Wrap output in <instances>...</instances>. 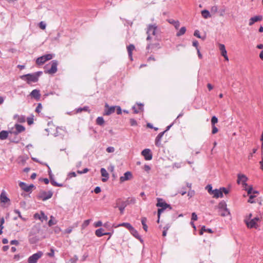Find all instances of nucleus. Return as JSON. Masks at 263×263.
<instances>
[{
	"mask_svg": "<svg viewBox=\"0 0 263 263\" xmlns=\"http://www.w3.org/2000/svg\"><path fill=\"white\" fill-rule=\"evenodd\" d=\"M117 108V114L118 115H120L122 114V110L120 106H116Z\"/></svg>",
	"mask_w": 263,
	"mask_h": 263,
	"instance_id": "obj_56",
	"label": "nucleus"
},
{
	"mask_svg": "<svg viewBox=\"0 0 263 263\" xmlns=\"http://www.w3.org/2000/svg\"><path fill=\"white\" fill-rule=\"evenodd\" d=\"M186 28L185 27H182L180 28V30L177 33V36H179L185 33Z\"/></svg>",
	"mask_w": 263,
	"mask_h": 263,
	"instance_id": "obj_36",
	"label": "nucleus"
},
{
	"mask_svg": "<svg viewBox=\"0 0 263 263\" xmlns=\"http://www.w3.org/2000/svg\"><path fill=\"white\" fill-rule=\"evenodd\" d=\"M117 227H124L129 230L133 226L129 223L123 222L119 224Z\"/></svg>",
	"mask_w": 263,
	"mask_h": 263,
	"instance_id": "obj_35",
	"label": "nucleus"
},
{
	"mask_svg": "<svg viewBox=\"0 0 263 263\" xmlns=\"http://www.w3.org/2000/svg\"><path fill=\"white\" fill-rule=\"evenodd\" d=\"M133 178L132 173L130 172H125L123 176L120 177V182H123L127 180H129L132 179Z\"/></svg>",
	"mask_w": 263,
	"mask_h": 263,
	"instance_id": "obj_13",
	"label": "nucleus"
},
{
	"mask_svg": "<svg viewBox=\"0 0 263 263\" xmlns=\"http://www.w3.org/2000/svg\"><path fill=\"white\" fill-rule=\"evenodd\" d=\"M219 48L221 52V54L223 56L226 61H229V58L227 55V51L224 44H219Z\"/></svg>",
	"mask_w": 263,
	"mask_h": 263,
	"instance_id": "obj_14",
	"label": "nucleus"
},
{
	"mask_svg": "<svg viewBox=\"0 0 263 263\" xmlns=\"http://www.w3.org/2000/svg\"><path fill=\"white\" fill-rule=\"evenodd\" d=\"M89 222H90V220H89V219L85 220L82 224L83 228H85V227H87L89 224Z\"/></svg>",
	"mask_w": 263,
	"mask_h": 263,
	"instance_id": "obj_49",
	"label": "nucleus"
},
{
	"mask_svg": "<svg viewBox=\"0 0 263 263\" xmlns=\"http://www.w3.org/2000/svg\"><path fill=\"white\" fill-rule=\"evenodd\" d=\"M19 186L23 190L27 192L30 191L31 189L34 187V185L32 184L28 185L27 184L23 182H20L19 183Z\"/></svg>",
	"mask_w": 263,
	"mask_h": 263,
	"instance_id": "obj_16",
	"label": "nucleus"
},
{
	"mask_svg": "<svg viewBox=\"0 0 263 263\" xmlns=\"http://www.w3.org/2000/svg\"><path fill=\"white\" fill-rule=\"evenodd\" d=\"M95 227H99L102 225V222L101 221H98L94 224Z\"/></svg>",
	"mask_w": 263,
	"mask_h": 263,
	"instance_id": "obj_55",
	"label": "nucleus"
},
{
	"mask_svg": "<svg viewBox=\"0 0 263 263\" xmlns=\"http://www.w3.org/2000/svg\"><path fill=\"white\" fill-rule=\"evenodd\" d=\"M130 124L131 126H136L137 125V122L135 119H130Z\"/></svg>",
	"mask_w": 263,
	"mask_h": 263,
	"instance_id": "obj_45",
	"label": "nucleus"
},
{
	"mask_svg": "<svg viewBox=\"0 0 263 263\" xmlns=\"http://www.w3.org/2000/svg\"><path fill=\"white\" fill-rule=\"evenodd\" d=\"M54 255V252L53 249H50V252L48 253L47 255L50 257H53Z\"/></svg>",
	"mask_w": 263,
	"mask_h": 263,
	"instance_id": "obj_53",
	"label": "nucleus"
},
{
	"mask_svg": "<svg viewBox=\"0 0 263 263\" xmlns=\"http://www.w3.org/2000/svg\"><path fill=\"white\" fill-rule=\"evenodd\" d=\"M211 195H213V197L215 198H218L219 197H222V191L220 190V189L219 190L215 189L212 191L211 193Z\"/></svg>",
	"mask_w": 263,
	"mask_h": 263,
	"instance_id": "obj_20",
	"label": "nucleus"
},
{
	"mask_svg": "<svg viewBox=\"0 0 263 263\" xmlns=\"http://www.w3.org/2000/svg\"><path fill=\"white\" fill-rule=\"evenodd\" d=\"M147 219L146 217H142L141 219V223L143 226V228L145 232L147 231L148 227L146 224Z\"/></svg>",
	"mask_w": 263,
	"mask_h": 263,
	"instance_id": "obj_34",
	"label": "nucleus"
},
{
	"mask_svg": "<svg viewBox=\"0 0 263 263\" xmlns=\"http://www.w3.org/2000/svg\"><path fill=\"white\" fill-rule=\"evenodd\" d=\"M106 151L108 153H113L115 151V148L114 147H108L107 148Z\"/></svg>",
	"mask_w": 263,
	"mask_h": 263,
	"instance_id": "obj_52",
	"label": "nucleus"
},
{
	"mask_svg": "<svg viewBox=\"0 0 263 263\" xmlns=\"http://www.w3.org/2000/svg\"><path fill=\"white\" fill-rule=\"evenodd\" d=\"M52 195L53 193L51 191H42L40 193L39 197L40 199H41L43 201H45L51 198Z\"/></svg>",
	"mask_w": 263,
	"mask_h": 263,
	"instance_id": "obj_11",
	"label": "nucleus"
},
{
	"mask_svg": "<svg viewBox=\"0 0 263 263\" xmlns=\"http://www.w3.org/2000/svg\"><path fill=\"white\" fill-rule=\"evenodd\" d=\"M206 189L208 190V192L211 195V193L212 191H213L212 190V186H211V185H207Z\"/></svg>",
	"mask_w": 263,
	"mask_h": 263,
	"instance_id": "obj_50",
	"label": "nucleus"
},
{
	"mask_svg": "<svg viewBox=\"0 0 263 263\" xmlns=\"http://www.w3.org/2000/svg\"><path fill=\"white\" fill-rule=\"evenodd\" d=\"M13 119L20 123H24L26 120L25 117L22 115H15L14 116Z\"/></svg>",
	"mask_w": 263,
	"mask_h": 263,
	"instance_id": "obj_26",
	"label": "nucleus"
},
{
	"mask_svg": "<svg viewBox=\"0 0 263 263\" xmlns=\"http://www.w3.org/2000/svg\"><path fill=\"white\" fill-rule=\"evenodd\" d=\"M144 170L147 172H148L149 171V170H151V167L149 165H145L144 166Z\"/></svg>",
	"mask_w": 263,
	"mask_h": 263,
	"instance_id": "obj_60",
	"label": "nucleus"
},
{
	"mask_svg": "<svg viewBox=\"0 0 263 263\" xmlns=\"http://www.w3.org/2000/svg\"><path fill=\"white\" fill-rule=\"evenodd\" d=\"M201 13L202 16L205 19H206L208 18L211 17V15L210 14V12L207 10H202L201 12Z\"/></svg>",
	"mask_w": 263,
	"mask_h": 263,
	"instance_id": "obj_29",
	"label": "nucleus"
},
{
	"mask_svg": "<svg viewBox=\"0 0 263 263\" xmlns=\"http://www.w3.org/2000/svg\"><path fill=\"white\" fill-rule=\"evenodd\" d=\"M194 35L198 38H201V36H200V33H199V31L198 30H195L194 32Z\"/></svg>",
	"mask_w": 263,
	"mask_h": 263,
	"instance_id": "obj_57",
	"label": "nucleus"
},
{
	"mask_svg": "<svg viewBox=\"0 0 263 263\" xmlns=\"http://www.w3.org/2000/svg\"><path fill=\"white\" fill-rule=\"evenodd\" d=\"M252 214L251 213L249 214L245 217L244 222L248 228L257 229L259 227L258 223L260 222L261 218L256 217L254 218H252Z\"/></svg>",
	"mask_w": 263,
	"mask_h": 263,
	"instance_id": "obj_1",
	"label": "nucleus"
},
{
	"mask_svg": "<svg viewBox=\"0 0 263 263\" xmlns=\"http://www.w3.org/2000/svg\"><path fill=\"white\" fill-rule=\"evenodd\" d=\"M97 124L100 125L103 124L104 121L102 117H98L96 120Z\"/></svg>",
	"mask_w": 263,
	"mask_h": 263,
	"instance_id": "obj_37",
	"label": "nucleus"
},
{
	"mask_svg": "<svg viewBox=\"0 0 263 263\" xmlns=\"http://www.w3.org/2000/svg\"><path fill=\"white\" fill-rule=\"evenodd\" d=\"M73 228L72 227H70L67 229L65 230L64 233L65 234H70L72 231Z\"/></svg>",
	"mask_w": 263,
	"mask_h": 263,
	"instance_id": "obj_42",
	"label": "nucleus"
},
{
	"mask_svg": "<svg viewBox=\"0 0 263 263\" xmlns=\"http://www.w3.org/2000/svg\"><path fill=\"white\" fill-rule=\"evenodd\" d=\"M165 132V131L161 132L160 134H159L157 136L155 139V144L157 146H159L161 145V139Z\"/></svg>",
	"mask_w": 263,
	"mask_h": 263,
	"instance_id": "obj_25",
	"label": "nucleus"
},
{
	"mask_svg": "<svg viewBox=\"0 0 263 263\" xmlns=\"http://www.w3.org/2000/svg\"><path fill=\"white\" fill-rule=\"evenodd\" d=\"M218 11V7L216 5L213 6L211 8V11L213 14L216 13Z\"/></svg>",
	"mask_w": 263,
	"mask_h": 263,
	"instance_id": "obj_39",
	"label": "nucleus"
},
{
	"mask_svg": "<svg viewBox=\"0 0 263 263\" xmlns=\"http://www.w3.org/2000/svg\"><path fill=\"white\" fill-rule=\"evenodd\" d=\"M15 129L16 130V132H15V134H17L18 133H22L25 130V127L20 124H15Z\"/></svg>",
	"mask_w": 263,
	"mask_h": 263,
	"instance_id": "obj_27",
	"label": "nucleus"
},
{
	"mask_svg": "<svg viewBox=\"0 0 263 263\" xmlns=\"http://www.w3.org/2000/svg\"><path fill=\"white\" fill-rule=\"evenodd\" d=\"M191 219L193 221H196L197 220L198 217L195 213H193L192 214V218Z\"/></svg>",
	"mask_w": 263,
	"mask_h": 263,
	"instance_id": "obj_48",
	"label": "nucleus"
},
{
	"mask_svg": "<svg viewBox=\"0 0 263 263\" xmlns=\"http://www.w3.org/2000/svg\"><path fill=\"white\" fill-rule=\"evenodd\" d=\"M218 208L220 216L224 217L230 214V212L227 207V204L224 201H222L219 202L218 205Z\"/></svg>",
	"mask_w": 263,
	"mask_h": 263,
	"instance_id": "obj_4",
	"label": "nucleus"
},
{
	"mask_svg": "<svg viewBox=\"0 0 263 263\" xmlns=\"http://www.w3.org/2000/svg\"><path fill=\"white\" fill-rule=\"evenodd\" d=\"M212 134H216L218 131V128L215 126V125H212Z\"/></svg>",
	"mask_w": 263,
	"mask_h": 263,
	"instance_id": "obj_43",
	"label": "nucleus"
},
{
	"mask_svg": "<svg viewBox=\"0 0 263 263\" xmlns=\"http://www.w3.org/2000/svg\"><path fill=\"white\" fill-rule=\"evenodd\" d=\"M39 27L41 29L44 30L46 28V24L44 22H41L39 24Z\"/></svg>",
	"mask_w": 263,
	"mask_h": 263,
	"instance_id": "obj_46",
	"label": "nucleus"
},
{
	"mask_svg": "<svg viewBox=\"0 0 263 263\" xmlns=\"http://www.w3.org/2000/svg\"><path fill=\"white\" fill-rule=\"evenodd\" d=\"M51 183L52 185H54V186H61L62 185L61 184H58L57 183L53 180L52 179H51Z\"/></svg>",
	"mask_w": 263,
	"mask_h": 263,
	"instance_id": "obj_59",
	"label": "nucleus"
},
{
	"mask_svg": "<svg viewBox=\"0 0 263 263\" xmlns=\"http://www.w3.org/2000/svg\"><path fill=\"white\" fill-rule=\"evenodd\" d=\"M141 154L146 160H150L152 159V155L149 149H144Z\"/></svg>",
	"mask_w": 263,
	"mask_h": 263,
	"instance_id": "obj_18",
	"label": "nucleus"
},
{
	"mask_svg": "<svg viewBox=\"0 0 263 263\" xmlns=\"http://www.w3.org/2000/svg\"><path fill=\"white\" fill-rule=\"evenodd\" d=\"M218 122V119L216 116L212 117L211 119L212 125H215L216 123Z\"/></svg>",
	"mask_w": 263,
	"mask_h": 263,
	"instance_id": "obj_38",
	"label": "nucleus"
},
{
	"mask_svg": "<svg viewBox=\"0 0 263 263\" xmlns=\"http://www.w3.org/2000/svg\"><path fill=\"white\" fill-rule=\"evenodd\" d=\"M220 190L222 191V193H224L225 194H227L229 193L228 190L224 187H221L220 188Z\"/></svg>",
	"mask_w": 263,
	"mask_h": 263,
	"instance_id": "obj_61",
	"label": "nucleus"
},
{
	"mask_svg": "<svg viewBox=\"0 0 263 263\" xmlns=\"http://www.w3.org/2000/svg\"><path fill=\"white\" fill-rule=\"evenodd\" d=\"M104 230L102 228L97 229L95 232V234L98 237H101L103 235H106L107 234H104Z\"/></svg>",
	"mask_w": 263,
	"mask_h": 263,
	"instance_id": "obj_31",
	"label": "nucleus"
},
{
	"mask_svg": "<svg viewBox=\"0 0 263 263\" xmlns=\"http://www.w3.org/2000/svg\"><path fill=\"white\" fill-rule=\"evenodd\" d=\"M77 258H72L67 263H76Z\"/></svg>",
	"mask_w": 263,
	"mask_h": 263,
	"instance_id": "obj_64",
	"label": "nucleus"
},
{
	"mask_svg": "<svg viewBox=\"0 0 263 263\" xmlns=\"http://www.w3.org/2000/svg\"><path fill=\"white\" fill-rule=\"evenodd\" d=\"M105 107L106 108V109L105 110V112L104 114V115L108 116L111 115V114L114 113L115 111L116 106H109V105L107 104H106L105 105Z\"/></svg>",
	"mask_w": 263,
	"mask_h": 263,
	"instance_id": "obj_15",
	"label": "nucleus"
},
{
	"mask_svg": "<svg viewBox=\"0 0 263 263\" xmlns=\"http://www.w3.org/2000/svg\"><path fill=\"white\" fill-rule=\"evenodd\" d=\"M157 28V27L155 25H148V26L147 27V31H146V33L147 34V37L146 40L147 41L150 40V38H151L150 35L151 34H152L153 35H155Z\"/></svg>",
	"mask_w": 263,
	"mask_h": 263,
	"instance_id": "obj_10",
	"label": "nucleus"
},
{
	"mask_svg": "<svg viewBox=\"0 0 263 263\" xmlns=\"http://www.w3.org/2000/svg\"><path fill=\"white\" fill-rule=\"evenodd\" d=\"M262 20L261 15H256L250 18L249 25V26L253 25L255 22L260 21Z\"/></svg>",
	"mask_w": 263,
	"mask_h": 263,
	"instance_id": "obj_19",
	"label": "nucleus"
},
{
	"mask_svg": "<svg viewBox=\"0 0 263 263\" xmlns=\"http://www.w3.org/2000/svg\"><path fill=\"white\" fill-rule=\"evenodd\" d=\"M170 226H166L165 227H164L163 228V231L162 232V236H165L166 235V233H167V231L168 230V229L170 228Z\"/></svg>",
	"mask_w": 263,
	"mask_h": 263,
	"instance_id": "obj_40",
	"label": "nucleus"
},
{
	"mask_svg": "<svg viewBox=\"0 0 263 263\" xmlns=\"http://www.w3.org/2000/svg\"><path fill=\"white\" fill-rule=\"evenodd\" d=\"M0 201L1 203H7L10 201V199L7 197L6 193L3 191L0 195Z\"/></svg>",
	"mask_w": 263,
	"mask_h": 263,
	"instance_id": "obj_21",
	"label": "nucleus"
},
{
	"mask_svg": "<svg viewBox=\"0 0 263 263\" xmlns=\"http://www.w3.org/2000/svg\"><path fill=\"white\" fill-rule=\"evenodd\" d=\"M52 58H53V55L52 54H47L46 55H44L42 57L38 58L36 60V64L38 65H43L46 61L52 59Z\"/></svg>",
	"mask_w": 263,
	"mask_h": 263,
	"instance_id": "obj_7",
	"label": "nucleus"
},
{
	"mask_svg": "<svg viewBox=\"0 0 263 263\" xmlns=\"http://www.w3.org/2000/svg\"><path fill=\"white\" fill-rule=\"evenodd\" d=\"M204 232H208L209 233H212L213 232L211 229H206L205 226H203L199 232L200 235H202Z\"/></svg>",
	"mask_w": 263,
	"mask_h": 263,
	"instance_id": "obj_32",
	"label": "nucleus"
},
{
	"mask_svg": "<svg viewBox=\"0 0 263 263\" xmlns=\"http://www.w3.org/2000/svg\"><path fill=\"white\" fill-rule=\"evenodd\" d=\"M160 48V45L158 42L149 43L146 47V50L148 53H152L154 51Z\"/></svg>",
	"mask_w": 263,
	"mask_h": 263,
	"instance_id": "obj_6",
	"label": "nucleus"
},
{
	"mask_svg": "<svg viewBox=\"0 0 263 263\" xmlns=\"http://www.w3.org/2000/svg\"><path fill=\"white\" fill-rule=\"evenodd\" d=\"M89 171V170L87 168H84L83 171H77V173L79 174H85V173H87Z\"/></svg>",
	"mask_w": 263,
	"mask_h": 263,
	"instance_id": "obj_47",
	"label": "nucleus"
},
{
	"mask_svg": "<svg viewBox=\"0 0 263 263\" xmlns=\"http://www.w3.org/2000/svg\"><path fill=\"white\" fill-rule=\"evenodd\" d=\"M9 133L6 130H2L0 132V139L1 140H5L7 138L8 136Z\"/></svg>",
	"mask_w": 263,
	"mask_h": 263,
	"instance_id": "obj_30",
	"label": "nucleus"
},
{
	"mask_svg": "<svg viewBox=\"0 0 263 263\" xmlns=\"http://www.w3.org/2000/svg\"><path fill=\"white\" fill-rule=\"evenodd\" d=\"M88 107L87 106L84 107L83 108H79L77 110V112H81L83 110L87 111Z\"/></svg>",
	"mask_w": 263,
	"mask_h": 263,
	"instance_id": "obj_51",
	"label": "nucleus"
},
{
	"mask_svg": "<svg viewBox=\"0 0 263 263\" xmlns=\"http://www.w3.org/2000/svg\"><path fill=\"white\" fill-rule=\"evenodd\" d=\"M51 64V66L50 69L48 70L47 71H45L46 73L49 74H53L57 71L58 62L55 60L52 61Z\"/></svg>",
	"mask_w": 263,
	"mask_h": 263,
	"instance_id": "obj_12",
	"label": "nucleus"
},
{
	"mask_svg": "<svg viewBox=\"0 0 263 263\" xmlns=\"http://www.w3.org/2000/svg\"><path fill=\"white\" fill-rule=\"evenodd\" d=\"M157 203L156 206L161 208L158 209L157 215L159 216V218L161 214L167 208H169L170 210L172 209L171 205L166 203L162 199L158 198L157 199Z\"/></svg>",
	"mask_w": 263,
	"mask_h": 263,
	"instance_id": "obj_3",
	"label": "nucleus"
},
{
	"mask_svg": "<svg viewBox=\"0 0 263 263\" xmlns=\"http://www.w3.org/2000/svg\"><path fill=\"white\" fill-rule=\"evenodd\" d=\"M135 47L133 44H130L127 46V50L128 53L129 57L130 60H133V54L132 52L135 50Z\"/></svg>",
	"mask_w": 263,
	"mask_h": 263,
	"instance_id": "obj_23",
	"label": "nucleus"
},
{
	"mask_svg": "<svg viewBox=\"0 0 263 263\" xmlns=\"http://www.w3.org/2000/svg\"><path fill=\"white\" fill-rule=\"evenodd\" d=\"M30 96L31 97L35 99L36 100H39L41 97L40 90L37 89L33 90L30 93Z\"/></svg>",
	"mask_w": 263,
	"mask_h": 263,
	"instance_id": "obj_22",
	"label": "nucleus"
},
{
	"mask_svg": "<svg viewBox=\"0 0 263 263\" xmlns=\"http://www.w3.org/2000/svg\"><path fill=\"white\" fill-rule=\"evenodd\" d=\"M53 218H54V217H53V216H50V219L48 221V225H49V226H50V227L52 226V225H54V224H55L56 223L55 222H54L53 221L52 219H53Z\"/></svg>",
	"mask_w": 263,
	"mask_h": 263,
	"instance_id": "obj_41",
	"label": "nucleus"
},
{
	"mask_svg": "<svg viewBox=\"0 0 263 263\" xmlns=\"http://www.w3.org/2000/svg\"><path fill=\"white\" fill-rule=\"evenodd\" d=\"M168 22L173 25L176 29H178L180 26V23L178 21H175L173 19L168 20Z\"/></svg>",
	"mask_w": 263,
	"mask_h": 263,
	"instance_id": "obj_28",
	"label": "nucleus"
},
{
	"mask_svg": "<svg viewBox=\"0 0 263 263\" xmlns=\"http://www.w3.org/2000/svg\"><path fill=\"white\" fill-rule=\"evenodd\" d=\"M34 218L35 219H39L42 222H43L44 220H47L48 219V217L46 215H45V214L43 212H41L40 213H35L34 214Z\"/></svg>",
	"mask_w": 263,
	"mask_h": 263,
	"instance_id": "obj_17",
	"label": "nucleus"
},
{
	"mask_svg": "<svg viewBox=\"0 0 263 263\" xmlns=\"http://www.w3.org/2000/svg\"><path fill=\"white\" fill-rule=\"evenodd\" d=\"M42 74V71H38L34 73H29L20 76V78L26 81L28 84L32 82L35 83L38 81L39 77Z\"/></svg>",
	"mask_w": 263,
	"mask_h": 263,
	"instance_id": "obj_2",
	"label": "nucleus"
},
{
	"mask_svg": "<svg viewBox=\"0 0 263 263\" xmlns=\"http://www.w3.org/2000/svg\"><path fill=\"white\" fill-rule=\"evenodd\" d=\"M193 45L196 47V50L198 48V42L197 41H194L193 42Z\"/></svg>",
	"mask_w": 263,
	"mask_h": 263,
	"instance_id": "obj_58",
	"label": "nucleus"
},
{
	"mask_svg": "<svg viewBox=\"0 0 263 263\" xmlns=\"http://www.w3.org/2000/svg\"><path fill=\"white\" fill-rule=\"evenodd\" d=\"M42 109V104L41 103H39V104H38L36 108L35 111L39 113V112H41Z\"/></svg>",
	"mask_w": 263,
	"mask_h": 263,
	"instance_id": "obj_44",
	"label": "nucleus"
},
{
	"mask_svg": "<svg viewBox=\"0 0 263 263\" xmlns=\"http://www.w3.org/2000/svg\"><path fill=\"white\" fill-rule=\"evenodd\" d=\"M43 253L41 251H39L37 253L33 254L32 255L28 258V261L29 263H35L38 259L40 258L42 255Z\"/></svg>",
	"mask_w": 263,
	"mask_h": 263,
	"instance_id": "obj_9",
	"label": "nucleus"
},
{
	"mask_svg": "<svg viewBox=\"0 0 263 263\" xmlns=\"http://www.w3.org/2000/svg\"><path fill=\"white\" fill-rule=\"evenodd\" d=\"M101 173L102 176L104 177L102 179V181L106 182L109 177L108 173H107L106 170L104 168H102L101 169Z\"/></svg>",
	"mask_w": 263,
	"mask_h": 263,
	"instance_id": "obj_24",
	"label": "nucleus"
},
{
	"mask_svg": "<svg viewBox=\"0 0 263 263\" xmlns=\"http://www.w3.org/2000/svg\"><path fill=\"white\" fill-rule=\"evenodd\" d=\"M94 192L96 193V194H98L100 192H101V189L100 187L99 186H97L96 187L95 190H94Z\"/></svg>",
	"mask_w": 263,
	"mask_h": 263,
	"instance_id": "obj_62",
	"label": "nucleus"
},
{
	"mask_svg": "<svg viewBox=\"0 0 263 263\" xmlns=\"http://www.w3.org/2000/svg\"><path fill=\"white\" fill-rule=\"evenodd\" d=\"M257 151L256 148H253L252 149V153H250L249 155L248 156V158L250 159L253 157V154L255 153Z\"/></svg>",
	"mask_w": 263,
	"mask_h": 263,
	"instance_id": "obj_54",
	"label": "nucleus"
},
{
	"mask_svg": "<svg viewBox=\"0 0 263 263\" xmlns=\"http://www.w3.org/2000/svg\"><path fill=\"white\" fill-rule=\"evenodd\" d=\"M129 231L134 237H135L137 238H139L140 236L139 235L138 232L136 230L134 229L133 227H132V228Z\"/></svg>",
	"mask_w": 263,
	"mask_h": 263,
	"instance_id": "obj_33",
	"label": "nucleus"
},
{
	"mask_svg": "<svg viewBox=\"0 0 263 263\" xmlns=\"http://www.w3.org/2000/svg\"><path fill=\"white\" fill-rule=\"evenodd\" d=\"M237 183H241L245 190L246 188H248L249 186L246 183V182L248 180V178L247 177V176L243 174H239L237 175Z\"/></svg>",
	"mask_w": 263,
	"mask_h": 263,
	"instance_id": "obj_8",
	"label": "nucleus"
},
{
	"mask_svg": "<svg viewBox=\"0 0 263 263\" xmlns=\"http://www.w3.org/2000/svg\"><path fill=\"white\" fill-rule=\"evenodd\" d=\"M27 122L29 125H31L33 122V120L32 118H28L27 119Z\"/></svg>",
	"mask_w": 263,
	"mask_h": 263,
	"instance_id": "obj_63",
	"label": "nucleus"
},
{
	"mask_svg": "<svg viewBox=\"0 0 263 263\" xmlns=\"http://www.w3.org/2000/svg\"><path fill=\"white\" fill-rule=\"evenodd\" d=\"M245 190L247 191L248 195L249 196V199L248 200V202L253 203H255V201L254 200V198L256 197L254 194H258V192L257 191H255L253 190V187L252 186H248V188H246Z\"/></svg>",
	"mask_w": 263,
	"mask_h": 263,
	"instance_id": "obj_5",
	"label": "nucleus"
}]
</instances>
